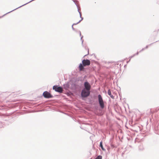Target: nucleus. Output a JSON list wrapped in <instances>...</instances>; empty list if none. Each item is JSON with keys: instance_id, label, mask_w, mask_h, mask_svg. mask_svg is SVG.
<instances>
[{"instance_id": "1", "label": "nucleus", "mask_w": 159, "mask_h": 159, "mask_svg": "<svg viewBox=\"0 0 159 159\" xmlns=\"http://www.w3.org/2000/svg\"><path fill=\"white\" fill-rule=\"evenodd\" d=\"M90 93L89 90H87L85 89H84L81 92V96L82 97H86L88 96Z\"/></svg>"}, {"instance_id": "2", "label": "nucleus", "mask_w": 159, "mask_h": 159, "mask_svg": "<svg viewBox=\"0 0 159 159\" xmlns=\"http://www.w3.org/2000/svg\"><path fill=\"white\" fill-rule=\"evenodd\" d=\"M98 102L101 108L103 109L104 108V103L101 96L99 95L98 96Z\"/></svg>"}, {"instance_id": "3", "label": "nucleus", "mask_w": 159, "mask_h": 159, "mask_svg": "<svg viewBox=\"0 0 159 159\" xmlns=\"http://www.w3.org/2000/svg\"><path fill=\"white\" fill-rule=\"evenodd\" d=\"M53 89L55 90L56 92L59 93H62L63 91L62 88L61 87H58L57 86H54Z\"/></svg>"}, {"instance_id": "4", "label": "nucleus", "mask_w": 159, "mask_h": 159, "mask_svg": "<svg viewBox=\"0 0 159 159\" xmlns=\"http://www.w3.org/2000/svg\"><path fill=\"white\" fill-rule=\"evenodd\" d=\"M43 95L45 98H50L52 97V96L48 91L44 92Z\"/></svg>"}, {"instance_id": "5", "label": "nucleus", "mask_w": 159, "mask_h": 159, "mask_svg": "<svg viewBox=\"0 0 159 159\" xmlns=\"http://www.w3.org/2000/svg\"><path fill=\"white\" fill-rule=\"evenodd\" d=\"M82 64L84 66H89L90 64V61L89 60H84L82 61Z\"/></svg>"}, {"instance_id": "6", "label": "nucleus", "mask_w": 159, "mask_h": 159, "mask_svg": "<svg viewBox=\"0 0 159 159\" xmlns=\"http://www.w3.org/2000/svg\"><path fill=\"white\" fill-rule=\"evenodd\" d=\"M84 88L87 90H89L91 88V86L87 82H85L84 83Z\"/></svg>"}, {"instance_id": "7", "label": "nucleus", "mask_w": 159, "mask_h": 159, "mask_svg": "<svg viewBox=\"0 0 159 159\" xmlns=\"http://www.w3.org/2000/svg\"><path fill=\"white\" fill-rule=\"evenodd\" d=\"M84 66L82 64H80L79 66V68L80 71H82L84 69Z\"/></svg>"}, {"instance_id": "8", "label": "nucleus", "mask_w": 159, "mask_h": 159, "mask_svg": "<svg viewBox=\"0 0 159 159\" xmlns=\"http://www.w3.org/2000/svg\"><path fill=\"white\" fill-rule=\"evenodd\" d=\"M108 93L111 98H114V97L111 94V92L110 89L108 90Z\"/></svg>"}, {"instance_id": "9", "label": "nucleus", "mask_w": 159, "mask_h": 159, "mask_svg": "<svg viewBox=\"0 0 159 159\" xmlns=\"http://www.w3.org/2000/svg\"><path fill=\"white\" fill-rule=\"evenodd\" d=\"M100 147H101L102 149L104 151L105 150V149L104 148H103V145H102V142H101L100 143Z\"/></svg>"}, {"instance_id": "10", "label": "nucleus", "mask_w": 159, "mask_h": 159, "mask_svg": "<svg viewBox=\"0 0 159 159\" xmlns=\"http://www.w3.org/2000/svg\"><path fill=\"white\" fill-rule=\"evenodd\" d=\"M95 159H102V156L100 155L98 156Z\"/></svg>"}]
</instances>
